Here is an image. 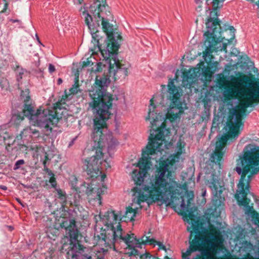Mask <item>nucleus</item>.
Masks as SVG:
<instances>
[{"instance_id": "obj_11", "label": "nucleus", "mask_w": 259, "mask_h": 259, "mask_svg": "<svg viewBox=\"0 0 259 259\" xmlns=\"http://www.w3.org/2000/svg\"><path fill=\"white\" fill-rule=\"evenodd\" d=\"M168 87V92L172 95L171 97L170 96V98H172V103L166 115V119H168L171 122H177L184 112L183 104L180 100L181 95L174 85L173 80L169 81Z\"/></svg>"}, {"instance_id": "obj_13", "label": "nucleus", "mask_w": 259, "mask_h": 259, "mask_svg": "<svg viewBox=\"0 0 259 259\" xmlns=\"http://www.w3.org/2000/svg\"><path fill=\"white\" fill-rule=\"evenodd\" d=\"M70 226L66 228V237L68 239V242L64 243L62 246V251H66L72 248L71 245H79L77 241L78 230L75 228V221L74 220H70Z\"/></svg>"}, {"instance_id": "obj_40", "label": "nucleus", "mask_w": 259, "mask_h": 259, "mask_svg": "<svg viewBox=\"0 0 259 259\" xmlns=\"http://www.w3.org/2000/svg\"><path fill=\"white\" fill-rule=\"evenodd\" d=\"M202 196L203 197H204L206 195V190L205 189H202Z\"/></svg>"}, {"instance_id": "obj_10", "label": "nucleus", "mask_w": 259, "mask_h": 259, "mask_svg": "<svg viewBox=\"0 0 259 259\" xmlns=\"http://www.w3.org/2000/svg\"><path fill=\"white\" fill-rule=\"evenodd\" d=\"M104 239L105 242L108 244L113 243L114 247H117L118 245L122 244L126 247L132 246L141 241V239H138L134 233H127L123 231L119 223L117 225L116 230L112 231V234L110 233L105 234Z\"/></svg>"}, {"instance_id": "obj_55", "label": "nucleus", "mask_w": 259, "mask_h": 259, "mask_svg": "<svg viewBox=\"0 0 259 259\" xmlns=\"http://www.w3.org/2000/svg\"><path fill=\"white\" fill-rule=\"evenodd\" d=\"M215 2H213V7H215Z\"/></svg>"}, {"instance_id": "obj_50", "label": "nucleus", "mask_w": 259, "mask_h": 259, "mask_svg": "<svg viewBox=\"0 0 259 259\" xmlns=\"http://www.w3.org/2000/svg\"><path fill=\"white\" fill-rule=\"evenodd\" d=\"M77 1L79 4H81L83 3V0H77Z\"/></svg>"}, {"instance_id": "obj_8", "label": "nucleus", "mask_w": 259, "mask_h": 259, "mask_svg": "<svg viewBox=\"0 0 259 259\" xmlns=\"http://www.w3.org/2000/svg\"><path fill=\"white\" fill-rule=\"evenodd\" d=\"M100 2L99 1L91 5L90 7V11L94 14L95 19L98 18L101 21L102 28L107 36V39L105 41L103 46L100 48L101 52L102 54H109V52L111 50L113 51V49L118 50L120 46L118 39L120 41L121 36L117 33V36H115L113 33V26L109 24L108 20L104 18L103 11L105 9L106 0H101L103 4Z\"/></svg>"}, {"instance_id": "obj_21", "label": "nucleus", "mask_w": 259, "mask_h": 259, "mask_svg": "<svg viewBox=\"0 0 259 259\" xmlns=\"http://www.w3.org/2000/svg\"><path fill=\"white\" fill-rule=\"evenodd\" d=\"M57 193V197L60 200L62 207H65L67 203V195L65 191H63L61 189H56Z\"/></svg>"}, {"instance_id": "obj_33", "label": "nucleus", "mask_w": 259, "mask_h": 259, "mask_svg": "<svg viewBox=\"0 0 259 259\" xmlns=\"http://www.w3.org/2000/svg\"><path fill=\"white\" fill-rule=\"evenodd\" d=\"M16 119H18L19 121H22L23 119V117H22L20 116H17L16 115H13L12 117V120L15 121Z\"/></svg>"}, {"instance_id": "obj_54", "label": "nucleus", "mask_w": 259, "mask_h": 259, "mask_svg": "<svg viewBox=\"0 0 259 259\" xmlns=\"http://www.w3.org/2000/svg\"><path fill=\"white\" fill-rule=\"evenodd\" d=\"M199 1H200V0H195V2H196L197 3H198Z\"/></svg>"}, {"instance_id": "obj_2", "label": "nucleus", "mask_w": 259, "mask_h": 259, "mask_svg": "<svg viewBox=\"0 0 259 259\" xmlns=\"http://www.w3.org/2000/svg\"><path fill=\"white\" fill-rule=\"evenodd\" d=\"M224 84L227 88L225 91L226 95L231 97L240 95L242 99L229 114V121L225 128V135L216 142L215 151L211 156V160L215 163L222 160L224 154L223 150L227 142L236 140L239 136L242 115L245 114L246 108L252 106L254 102H259V87H256V83L250 81L246 75L234 77L231 81H225Z\"/></svg>"}, {"instance_id": "obj_3", "label": "nucleus", "mask_w": 259, "mask_h": 259, "mask_svg": "<svg viewBox=\"0 0 259 259\" xmlns=\"http://www.w3.org/2000/svg\"><path fill=\"white\" fill-rule=\"evenodd\" d=\"M110 104L95 105L92 139L95 143L94 147L96 154L82 160V168L89 178L97 179L101 174L100 165L103 158V149L107 146L108 151L114 149L118 144L111 132L107 130V121L109 118L108 108Z\"/></svg>"}, {"instance_id": "obj_52", "label": "nucleus", "mask_w": 259, "mask_h": 259, "mask_svg": "<svg viewBox=\"0 0 259 259\" xmlns=\"http://www.w3.org/2000/svg\"><path fill=\"white\" fill-rule=\"evenodd\" d=\"M164 259H170L167 256L164 257Z\"/></svg>"}, {"instance_id": "obj_38", "label": "nucleus", "mask_w": 259, "mask_h": 259, "mask_svg": "<svg viewBox=\"0 0 259 259\" xmlns=\"http://www.w3.org/2000/svg\"><path fill=\"white\" fill-rule=\"evenodd\" d=\"M8 4L7 3H6V4H5V7H4V9H3V10L1 12V13H4V12H6V10H7V8H8Z\"/></svg>"}, {"instance_id": "obj_27", "label": "nucleus", "mask_w": 259, "mask_h": 259, "mask_svg": "<svg viewBox=\"0 0 259 259\" xmlns=\"http://www.w3.org/2000/svg\"><path fill=\"white\" fill-rule=\"evenodd\" d=\"M49 182L51 183L52 187L55 189L56 190V189H58L57 188V183L56 179L54 177H51V178L49 180Z\"/></svg>"}, {"instance_id": "obj_5", "label": "nucleus", "mask_w": 259, "mask_h": 259, "mask_svg": "<svg viewBox=\"0 0 259 259\" xmlns=\"http://www.w3.org/2000/svg\"><path fill=\"white\" fill-rule=\"evenodd\" d=\"M189 230V246L187 250L182 252V259H196L191 257L192 253L199 251L200 259H214L213 254L219 252L223 245L222 235L219 230L211 228L209 232L198 225L193 224Z\"/></svg>"}, {"instance_id": "obj_42", "label": "nucleus", "mask_w": 259, "mask_h": 259, "mask_svg": "<svg viewBox=\"0 0 259 259\" xmlns=\"http://www.w3.org/2000/svg\"><path fill=\"white\" fill-rule=\"evenodd\" d=\"M47 173L48 175L51 176V177H54V174L52 172V171L51 170H50Z\"/></svg>"}, {"instance_id": "obj_30", "label": "nucleus", "mask_w": 259, "mask_h": 259, "mask_svg": "<svg viewBox=\"0 0 259 259\" xmlns=\"http://www.w3.org/2000/svg\"><path fill=\"white\" fill-rule=\"evenodd\" d=\"M155 243H156L159 246L158 249H163L166 251L167 249L166 247L164 245H163L162 243L160 242H157L155 241V242L153 243V245L155 244ZM152 245H153V244Z\"/></svg>"}, {"instance_id": "obj_36", "label": "nucleus", "mask_w": 259, "mask_h": 259, "mask_svg": "<svg viewBox=\"0 0 259 259\" xmlns=\"http://www.w3.org/2000/svg\"><path fill=\"white\" fill-rule=\"evenodd\" d=\"M35 56L36 57L37 59V61H36L35 63V65L36 67H38L39 65H40V61H39V59L38 58V56H37V55H35Z\"/></svg>"}, {"instance_id": "obj_49", "label": "nucleus", "mask_w": 259, "mask_h": 259, "mask_svg": "<svg viewBox=\"0 0 259 259\" xmlns=\"http://www.w3.org/2000/svg\"><path fill=\"white\" fill-rule=\"evenodd\" d=\"M193 217H194V215L193 214H192L191 213H189V218L191 220H193Z\"/></svg>"}, {"instance_id": "obj_44", "label": "nucleus", "mask_w": 259, "mask_h": 259, "mask_svg": "<svg viewBox=\"0 0 259 259\" xmlns=\"http://www.w3.org/2000/svg\"><path fill=\"white\" fill-rule=\"evenodd\" d=\"M101 65L100 64V63H97V68L96 69H95V71H98L99 70V67H100Z\"/></svg>"}, {"instance_id": "obj_45", "label": "nucleus", "mask_w": 259, "mask_h": 259, "mask_svg": "<svg viewBox=\"0 0 259 259\" xmlns=\"http://www.w3.org/2000/svg\"><path fill=\"white\" fill-rule=\"evenodd\" d=\"M0 189L4 190H7V188L5 186L1 185V186H0Z\"/></svg>"}, {"instance_id": "obj_22", "label": "nucleus", "mask_w": 259, "mask_h": 259, "mask_svg": "<svg viewBox=\"0 0 259 259\" xmlns=\"http://www.w3.org/2000/svg\"><path fill=\"white\" fill-rule=\"evenodd\" d=\"M15 72L16 76L17 81L18 83H19L21 82L23 75L25 74V73H27V71L22 67L18 66L15 69Z\"/></svg>"}, {"instance_id": "obj_23", "label": "nucleus", "mask_w": 259, "mask_h": 259, "mask_svg": "<svg viewBox=\"0 0 259 259\" xmlns=\"http://www.w3.org/2000/svg\"><path fill=\"white\" fill-rule=\"evenodd\" d=\"M29 90L28 89H25V90H23L21 91V97L22 99L24 100V102H25L24 105H27V103L29 101L30 99L29 96ZM25 106H24V107Z\"/></svg>"}, {"instance_id": "obj_31", "label": "nucleus", "mask_w": 259, "mask_h": 259, "mask_svg": "<svg viewBox=\"0 0 259 259\" xmlns=\"http://www.w3.org/2000/svg\"><path fill=\"white\" fill-rule=\"evenodd\" d=\"M7 132H4L2 129V126H0V141L2 140V139H4L6 138V137L4 136V134H6Z\"/></svg>"}, {"instance_id": "obj_7", "label": "nucleus", "mask_w": 259, "mask_h": 259, "mask_svg": "<svg viewBox=\"0 0 259 259\" xmlns=\"http://www.w3.org/2000/svg\"><path fill=\"white\" fill-rule=\"evenodd\" d=\"M207 21L206 23L207 31L203 34V46L205 51L203 57L206 60V57H209L210 54L213 52L225 51L227 52L226 43L222 42L223 39L228 41L233 39L235 37V30L233 26H229V29L231 34L230 38H225L222 36L223 32L218 21V14L215 9L209 12Z\"/></svg>"}, {"instance_id": "obj_34", "label": "nucleus", "mask_w": 259, "mask_h": 259, "mask_svg": "<svg viewBox=\"0 0 259 259\" xmlns=\"http://www.w3.org/2000/svg\"><path fill=\"white\" fill-rule=\"evenodd\" d=\"M29 133L33 135H37V136L38 135V131H37L35 129L30 128L29 130Z\"/></svg>"}, {"instance_id": "obj_4", "label": "nucleus", "mask_w": 259, "mask_h": 259, "mask_svg": "<svg viewBox=\"0 0 259 259\" xmlns=\"http://www.w3.org/2000/svg\"><path fill=\"white\" fill-rule=\"evenodd\" d=\"M117 51L113 49L108 54H102L105 59L111 58L109 62V74H103L102 75H97L96 78V81L94 84V87L90 91V96L93 101L90 103L89 105L93 110V114L96 111L94 104L100 105L101 104L107 105L110 104L108 108L109 116L111 113L110 109L112 105L113 99L110 94L106 93V88L110 84L111 80L110 76H113L114 80L120 78H125L128 75V66L121 64L117 57Z\"/></svg>"}, {"instance_id": "obj_25", "label": "nucleus", "mask_w": 259, "mask_h": 259, "mask_svg": "<svg viewBox=\"0 0 259 259\" xmlns=\"http://www.w3.org/2000/svg\"><path fill=\"white\" fill-rule=\"evenodd\" d=\"M7 83V80L6 78L0 77V90L6 87Z\"/></svg>"}, {"instance_id": "obj_1", "label": "nucleus", "mask_w": 259, "mask_h": 259, "mask_svg": "<svg viewBox=\"0 0 259 259\" xmlns=\"http://www.w3.org/2000/svg\"><path fill=\"white\" fill-rule=\"evenodd\" d=\"M170 131L166 129L164 122L156 130L151 131L149 137V142L145 149L142 150V157L140 159L138 166L139 169L134 170L132 174L133 180L136 186L133 189L132 203L126 208L123 214L120 212V220L122 222H128L135 220L138 213L139 208H141L142 203L146 202L148 205L153 202L166 204L167 205H178L180 203L181 209H186V204L182 195L181 185L170 178V172L167 170L166 164L158 172L157 176L152 181L150 185L144 184V179L148 170L152 165L151 159H155V156L164 149H169L172 143L168 142L166 138L169 136Z\"/></svg>"}, {"instance_id": "obj_35", "label": "nucleus", "mask_w": 259, "mask_h": 259, "mask_svg": "<svg viewBox=\"0 0 259 259\" xmlns=\"http://www.w3.org/2000/svg\"><path fill=\"white\" fill-rule=\"evenodd\" d=\"M46 163H47V162L46 161H44L43 162L44 168V170H45L46 171V172H48L50 170V169L47 167V166L46 165Z\"/></svg>"}, {"instance_id": "obj_32", "label": "nucleus", "mask_w": 259, "mask_h": 259, "mask_svg": "<svg viewBox=\"0 0 259 259\" xmlns=\"http://www.w3.org/2000/svg\"><path fill=\"white\" fill-rule=\"evenodd\" d=\"M56 70L55 67L52 64H49V71L50 73H53Z\"/></svg>"}, {"instance_id": "obj_46", "label": "nucleus", "mask_w": 259, "mask_h": 259, "mask_svg": "<svg viewBox=\"0 0 259 259\" xmlns=\"http://www.w3.org/2000/svg\"><path fill=\"white\" fill-rule=\"evenodd\" d=\"M76 138H74L69 143V146H71L74 143V141L75 140Z\"/></svg>"}, {"instance_id": "obj_29", "label": "nucleus", "mask_w": 259, "mask_h": 259, "mask_svg": "<svg viewBox=\"0 0 259 259\" xmlns=\"http://www.w3.org/2000/svg\"><path fill=\"white\" fill-rule=\"evenodd\" d=\"M91 58H88L85 61L83 62V66L87 67L91 66L93 64L92 60H91Z\"/></svg>"}, {"instance_id": "obj_37", "label": "nucleus", "mask_w": 259, "mask_h": 259, "mask_svg": "<svg viewBox=\"0 0 259 259\" xmlns=\"http://www.w3.org/2000/svg\"><path fill=\"white\" fill-rule=\"evenodd\" d=\"M187 195L189 197H190V199H193V193L192 191H190V192H188L187 193Z\"/></svg>"}, {"instance_id": "obj_14", "label": "nucleus", "mask_w": 259, "mask_h": 259, "mask_svg": "<svg viewBox=\"0 0 259 259\" xmlns=\"http://www.w3.org/2000/svg\"><path fill=\"white\" fill-rule=\"evenodd\" d=\"M99 217L102 220L103 224L107 227L108 230H110L112 234V231L116 230L118 221H121L120 212L118 211L115 213L114 210H108L104 214L102 215L101 213L99 214Z\"/></svg>"}, {"instance_id": "obj_18", "label": "nucleus", "mask_w": 259, "mask_h": 259, "mask_svg": "<svg viewBox=\"0 0 259 259\" xmlns=\"http://www.w3.org/2000/svg\"><path fill=\"white\" fill-rule=\"evenodd\" d=\"M160 118H162L161 121L164 119V117H162V116L159 115V113L157 114L155 106L153 105L152 100H151L150 105L149 107L148 115L146 119L149 120L151 125L153 126L154 125H156V123Z\"/></svg>"}, {"instance_id": "obj_6", "label": "nucleus", "mask_w": 259, "mask_h": 259, "mask_svg": "<svg viewBox=\"0 0 259 259\" xmlns=\"http://www.w3.org/2000/svg\"><path fill=\"white\" fill-rule=\"evenodd\" d=\"M240 163L241 166H237L235 168L236 171L241 176L238 185L236 198L239 205L243 206V209L245 210V206L238 200L239 195H242L244 199H249L250 201L248 205L252 206L253 207V204L250 203V196L253 198L256 203L259 204V198L257 199L252 193H249L248 194L244 188V181L246 175L250 172V175L247 177V187L248 191L249 183L252 180L253 177L259 172V147L252 144L246 145L243 150V155L240 156ZM253 210L256 211L254 209Z\"/></svg>"}, {"instance_id": "obj_51", "label": "nucleus", "mask_w": 259, "mask_h": 259, "mask_svg": "<svg viewBox=\"0 0 259 259\" xmlns=\"http://www.w3.org/2000/svg\"><path fill=\"white\" fill-rule=\"evenodd\" d=\"M35 36H36V39L37 40V41H39V37H38V36L37 34H36Z\"/></svg>"}, {"instance_id": "obj_16", "label": "nucleus", "mask_w": 259, "mask_h": 259, "mask_svg": "<svg viewBox=\"0 0 259 259\" xmlns=\"http://www.w3.org/2000/svg\"><path fill=\"white\" fill-rule=\"evenodd\" d=\"M205 169L206 173L205 177L209 184V186L213 194L215 196L220 194L222 190L219 185L218 176L215 174V170L214 169L209 170L208 166L205 167Z\"/></svg>"}, {"instance_id": "obj_41", "label": "nucleus", "mask_w": 259, "mask_h": 259, "mask_svg": "<svg viewBox=\"0 0 259 259\" xmlns=\"http://www.w3.org/2000/svg\"><path fill=\"white\" fill-rule=\"evenodd\" d=\"M100 174H99V176L98 177H100L101 178L102 181H104V178L106 177V175H102L100 176Z\"/></svg>"}, {"instance_id": "obj_9", "label": "nucleus", "mask_w": 259, "mask_h": 259, "mask_svg": "<svg viewBox=\"0 0 259 259\" xmlns=\"http://www.w3.org/2000/svg\"><path fill=\"white\" fill-rule=\"evenodd\" d=\"M61 109L58 103L52 107L42 109L39 107L36 111L32 105H26L23 110L24 114L27 117L34 125L45 128L47 131H52V125H54L53 120L57 118V109ZM58 118V117H57Z\"/></svg>"}, {"instance_id": "obj_57", "label": "nucleus", "mask_w": 259, "mask_h": 259, "mask_svg": "<svg viewBox=\"0 0 259 259\" xmlns=\"http://www.w3.org/2000/svg\"><path fill=\"white\" fill-rule=\"evenodd\" d=\"M227 30H228V29H225V32H227Z\"/></svg>"}, {"instance_id": "obj_47", "label": "nucleus", "mask_w": 259, "mask_h": 259, "mask_svg": "<svg viewBox=\"0 0 259 259\" xmlns=\"http://www.w3.org/2000/svg\"><path fill=\"white\" fill-rule=\"evenodd\" d=\"M7 227L9 228V230L11 231H12V230H14L13 227H12L11 226H8Z\"/></svg>"}, {"instance_id": "obj_24", "label": "nucleus", "mask_w": 259, "mask_h": 259, "mask_svg": "<svg viewBox=\"0 0 259 259\" xmlns=\"http://www.w3.org/2000/svg\"><path fill=\"white\" fill-rule=\"evenodd\" d=\"M25 163L24 160L20 159L17 161L14 166V170H17L20 167V165L24 164Z\"/></svg>"}, {"instance_id": "obj_39", "label": "nucleus", "mask_w": 259, "mask_h": 259, "mask_svg": "<svg viewBox=\"0 0 259 259\" xmlns=\"http://www.w3.org/2000/svg\"><path fill=\"white\" fill-rule=\"evenodd\" d=\"M10 22H12V23H15V22H20V21L18 19H11L10 20Z\"/></svg>"}, {"instance_id": "obj_12", "label": "nucleus", "mask_w": 259, "mask_h": 259, "mask_svg": "<svg viewBox=\"0 0 259 259\" xmlns=\"http://www.w3.org/2000/svg\"><path fill=\"white\" fill-rule=\"evenodd\" d=\"M71 249L66 251L67 259H93L96 253L92 248L79 245L72 244Z\"/></svg>"}, {"instance_id": "obj_56", "label": "nucleus", "mask_w": 259, "mask_h": 259, "mask_svg": "<svg viewBox=\"0 0 259 259\" xmlns=\"http://www.w3.org/2000/svg\"><path fill=\"white\" fill-rule=\"evenodd\" d=\"M38 42L40 44H41V42H40V40H39V41H38Z\"/></svg>"}, {"instance_id": "obj_58", "label": "nucleus", "mask_w": 259, "mask_h": 259, "mask_svg": "<svg viewBox=\"0 0 259 259\" xmlns=\"http://www.w3.org/2000/svg\"><path fill=\"white\" fill-rule=\"evenodd\" d=\"M100 259H104V257L102 256V257L100 258Z\"/></svg>"}, {"instance_id": "obj_26", "label": "nucleus", "mask_w": 259, "mask_h": 259, "mask_svg": "<svg viewBox=\"0 0 259 259\" xmlns=\"http://www.w3.org/2000/svg\"><path fill=\"white\" fill-rule=\"evenodd\" d=\"M140 259H151L152 258V256L151 254L147 251L145 252V253L143 254H141L140 253V255L139 256Z\"/></svg>"}, {"instance_id": "obj_53", "label": "nucleus", "mask_w": 259, "mask_h": 259, "mask_svg": "<svg viewBox=\"0 0 259 259\" xmlns=\"http://www.w3.org/2000/svg\"><path fill=\"white\" fill-rule=\"evenodd\" d=\"M99 1L101 2V0H97V1L95 2V3H97L98 2H99ZM101 4H103V3L102 2H100Z\"/></svg>"}, {"instance_id": "obj_43", "label": "nucleus", "mask_w": 259, "mask_h": 259, "mask_svg": "<svg viewBox=\"0 0 259 259\" xmlns=\"http://www.w3.org/2000/svg\"><path fill=\"white\" fill-rule=\"evenodd\" d=\"M62 82H63V80L61 78H59L58 79V80H57V84H59V85L61 84L62 83Z\"/></svg>"}, {"instance_id": "obj_15", "label": "nucleus", "mask_w": 259, "mask_h": 259, "mask_svg": "<svg viewBox=\"0 0 259 259\" xmlns=\"http://www.w3.org/2000/svg\"><path fill=\"white\" fill-rule=\"evenodd\" d=\"M141 241L139 242V244L132 246L125 247L124 248V253L127 256L130 257L131 259L132 257L137 258L140 255V251L136 249V248H142V245L149 244L151 245L155 242V240L152 238H150L149 237L143 236L141 238Z\"/></svg>"}, {"instance_id": "obj_48", "label": "nucleus", "mask_w": 259, "mask_h": 259, "mask_svg": "<svg viewBox=\"0 0 259 259\" xmlns=\"http://www.w3.org/2000/svg\"><path fill=\"white\" fill-rule=\"evenodd\" d=\"M17 201H18V202H19V203H20V204L22 206H24V205L22 203V202H21V200H20L19 199L17 198Z\"/></svg>"}, {"instance_id": "obj_19", "label": "nucleus", "mask_w": 259, "mask_h": 259, "mask_svg": "<svg viewBox=\"0 0 259 259\" xmlns=\"http://www.w3.org/2000/svg\"><path fill=\"white\" fill-rule=\"evenodd\" d=\"M78 92H80L79 86V80L78 78H76L75 79L74 84L72 85V87L69 90L68 94L66 92V91H65V99L63 97L60 100V102L58 103L60 105V106L62 104H64L66 100H69L71 99V95L76 94Z\"/></svg>"}, {"instance_id": "obj_20", "label": "nucleus", "mask_w": 259, "mask_h": 259, "mask_svg": "<svg viewBox=\"0 0 259 259\" xmlns=\"http://www.w3.org/2000/svg\"><path fill=\"white\" fill-rule=\"evenodd\" d=\"M80 12L82 13V16L84 18V21L85 23L88 26L89 28L90 29L91 26L92 25V22L93 21V19H95V21H97L98 26H99V19H95L94 14L90 12L89 11V12L86 11L85 8L84 7L81 8L80 9Z\"/></svg>"}, {"instance_id": "obj_17", "label": "nucleus", "mask_w": 259, "mask_h": 259, "mask_svg": "<svg viewBox=\"0 0 259 259\" xmlns=\"http://www.w3.org/2000/svg\"><path fill=\"white\" fill-rule=\"evenodd\" d=\"M106 188L103 186L102 187L92 188V186H89L86 190V193L90 199L96 200L98 203L101 205L102 203L101 195L104 194Z\"/></svg>"}, {"instance_id": "obj_28", "label": "nucleus", "mask_w": 259, "mask_h": 259, "mask_svg": "<svg viewBox=\"0 0 259 259\" xmlns=\"http://www.w3.org/2000/svg\"><path fill=\"white\" fill-rule=\"evenodd\" d=\"M34 73L37 77H43V70L40 68L35 69L34 70Z\"/></svg>"}]
</instances>
